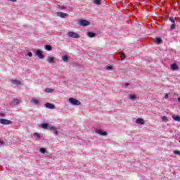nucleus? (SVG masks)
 <instances>
[{
	"label": "nucleus",
	"mask_w": 180,
	"mask_h": 180,
	"mask_svg": "<svg viewBox=\"0 0 180 180\" xmlns=\"http://www.w3.org/2000/svg\"><path fill=\"white\" fill-rule=\"evenodd\" d=\"M69 102L71 105H73V106H79V105H81L80 101L74 98H70Z\"/></svg>",
	"instance_id": "nucleus-1"
},
{
	"label": "nucleus",
	"mask_w": 180,
	"mask_h": 180,
	"mask_svg": "<svg viewBox=\"0 0 180 180\" xmlns=\"http://www.w3.org/2000/svg\"><path fill=\"white\" fill-rule=\"evenodd\" d=\"M68 35L69 37H72V39H79V34H78L77 32H68Z\"/></svg>",
	"instance_id": "nucleus-2"
},
{
	"label": "nucleus",
	"mask_w": 180,
	"mask_h": 180,
	"mask_svg": "<svg viewBox=\"0 0 180 180\" xmlns=\"http://www.w3.org/2000/svg\"><path fill=\"white\" fill-rule=\"evenodd\" d=\"M49 130H51V131H53L55 134H56V136H58V131L57 130V127L51 125V124H49Z\"/></svg>",
	"instance_id": "nucleus-3"
},
{
	"label": "nucleus",
	"mask_w": 180,
	"mask_h": 180,
	"mask_svg": "<svg viewBox=\"0 0 180 180\" xmlns=\"http://www.w3.org/2000/svg\"><path fill=\"white\" fill-rule=\"evenodd\" d=\"M1 124H12V121L1 118L0 119Z\"/></svg>",
	"instance_id": "nucleus-4"
},
{
	"label": "nucleus",
	"mask_w": 180,
	"mask_h": 180,
	"mask_svg": "<svg viewBox=\"0 0 180 180\" xmlns=\"http://www.w3.org/2000/svg\"><path fill=\"white\" fill-rule=\"evenodd\" d=\"M79 24L80 25V26H89V21L86 20H80L79 21Z\"/></svg>",
	"instance_id": "nucleus-5"
},
{
	"label": "nucleus",
	"mask_w": 180,
	"mask_h": 180,
	"mask_svg": "<svg viewBox=\"0 0 180 180\" xmlns=\"http://www.w3.org/2000/svg\"><path fill=\"white\" fill-rule=\"evenodd\" d=\"M37 57L40 59L44 58V56L43 55V52L41 50H37L36 52Z\"/></svg>",
	"instance_id": "nucleus-6"
},
{
	"label": "nucleus",
	"mask_w": 180,
	"mask_h": 180,
	"mask_svg": "<svg viewBox=\"0 0 180 180\" xmlns=\"http://www.w3.org/2000/svg\"><path fill=\"white\" fill-rule=\"evenodd\" d=\"M56 15L57 16H59V18H63L68 17V15L65 13L57 12Z\"/></svg>",
	"instance_id": "nucleus-7"
},
{
	"label": "nucleus",
	"mask_w": 180,
	"mask_h": 180,
	"mask_svg": "<svg viewBox=\"0 0 180 180\" xmlns=\"http://www.w3.org/2000/svg\"><path fill=\"white\" fill-rule=\"evenodd\" d=\"M46 61H48L49 64H53V63H56V58H51V56H49L46 59Z\"/></svg>",
	"instance_id": "nucleus-8"
},
{
	"label": "nucleus",
	"mask_w": 180,
	"mask_h": 180,
	"mask_svg": "<svg viewBox=\"0 0 180 180\" xmlns=\"http://www.w3.org/2000/svg\"><path fill=\"white\" fill-rule=\"evenodd\" d=\"M45 107L47 108V109H54L55 108L54 104L50 103H45Z\"/></svg>",
	"instance_id": "nucleus-9"
},
{
	"label": "nucleus",
	"mask_w": 180,
	"mask_h": 180,
	"mask_svg": "<svg viewBox=\"0 0 180 180\" xmlns=\"http://www.w3.org/2000/svg\"><path fill=\"white\" fill-rule=\"evenodd\" d=\"M96 133L100 134V136H106V134H108V133L103 132L101 129H96Z\"/></svg>",
	"instance_id": "nucleus-10"
},
{
	"label": "nucleus",
	"mask_w": 180,
	"mask_h": 180,
	"mask_svg": "<svg viewBox=\"0 0 180 180\" xmlns=\"http://www.w3.org/2000/svg\"><path fill=\"white\" fill-rule=\"evenodd\" d=\"M11 84H13L14 85H22V82H20V81L19 80H16V79H11Z\"/></svg>",
	"instance_id": "nucleus-11"
},
{
	"label": "nucleus",
	"mask_w": 180,
	"mask_h": 180,
	"mask_svg": "<svg viewBox=\"0 0 180 180\" xmlns=\"http://www.w3.org/2000/svg\"><path fill=\"white\" fill-rule=\"evenodd\" d=\"M155 43H156L157 44H161L162 43V39L160 38V37H156L154 39Z\"/></svg>",
	"instance_id": "nucleus-12"
},
{
	"label": "nucleus",
	"mask_w": 180,
	"mask_h": 180,
	"mask_svg": "<svg viewBox=\"0 0 180 180\" xmlns=\"http://www.w3.org/2000/svg\"><path fill=\"white\" fill-rule=\"evenodd\" d=\"M20 102H22V101H20L18 98H14L12 102V105H19V103H20Z\"/></svg>",
	"instance_id": "nucleus-13"
},
{
	"label": "nucleus",
	"mask_w": 180,
	"mask_h": 180,
	"mask_svg": "<svg viewBox=\"0 0 180 180\" xmlns=\"http://www.w3.org/2000/svg\"><path fill=\"white\" fill-rule=\"evenodd\" d=\"M171 68L173 71H175L176 70H179V67L177 66L176 64L174 63L171 65Z\"/></svg>",
	"instance_id": "nucleus-14"
},
{
	"label": "nucleus",
	"mask_w": 180,
	"mask_h": 180,
	"mask_svg": "<svg viewBox=\"0 0 180 180\" xmlns=\"http://www.w3.org/2000/svg\"><path fill=\"white\" fill-rule=\"evenodd\" d=\"M49 127H50V125H49V124L47 123H43V124H41V127L42 129H49Z\"/></svg>",
	"instance_id": "nucleus-15"
},
{
	"label": "nucleus",
	"mask_w": 180,
	"mask_h": 180,
	"mask_svg": "<svg viewBox=\"0 0 180 180\" xmlns=\"http://www.w3.org/2000/svg\"><path fill=\"white\" fill-rule=\"evenodd\" d=\"M136 123H139V124H144V120H143L141 118H138L136 120Z\"/></svg>",
	"instance_id": "nucleus-16"
},
{
	"label": "nucleus",
	"mask_w": 180,
	"mask_h": 180,
	"mask_svg": "<svg viewBox=\"0 0 180 180\" xmlns=\"http://www.w3.org/2000/svg\"><path fill=\"white\" fill-rule=\"evenodd\" d=\"M87 36L89 37H95V36H96V34L91 32H87Z\"/></svg>",
	"instance_id": "nucleus-17"
},
{
	"label": "nucleus",
	"mask_w": 180,
	"mask_h": 180,
	"mask_svg": "<svg viewBox=\"0 0 180 180\" xmlns=\"http://www.w3.org/2000/svg\"><path fill=\"white\" fill-rule=\"evenodd\" d=\"M44 49L48 51H51V50L53 49V48L50 45H45Z\"/></svg>",
	"instance_id": "nucleus-18"
},
{
	"label": "nucleus",
	"mask_w": 180,
	"mask_h": 180,
	"mask_svg": "<svg viewBox=\"0 0 180 180\" xmlns=\"http://www.w3.org/2000/svg\"><path fill=\"white\" fill-rule=\"evenodd\" d=\"M128 98H129V99H131V101H134V99H136V95L129 94Z\"/></svg>",
	"instance_id": "nucleus-19"
},
{
	"label": "nucleus",
	"mask_w": 180,
	"mask_h": 180,
	"mask_svg": "<svg viewBox=\"0 0 180 180\" xmlns=\"http://www.w3.org/2000/svg\"><path fill=\"white\" fill-rule=\"evenodd\" d=\"M120 56L121 57V60L123 61V60H124V58H126V55H124V53L121 52L120 53Z\"/></svg>",
	"instance_id": "nucleus-20"
},
{
	"label": "nucleus",
	"mask_w": 180,
	"mask_h": 180,
	"mask_svg": "<svg viewBox=\"0 0 180 180\" xmlns=\"http://www.w3.org/2000/svg\"><path fill=\"white\" fill-rule=\"evenodd\" d=\"M173 120L175 121V122H180V117L179 116H173Z\"/></svg>",
	"instance_id": "nucleus-21"
},
{
	"label": "nucleus",
	"mask_w": 180,
	"mask_h": 180,
	"mask_svg": "<svg viewBox=\"0 0 180 180\" xmlns=\"http://www.w3.org/2000/svg\"><path fill=\"white\" fill-rule=\"evenodd\" d=\"M39 151H40V153H41V154H46L47 150H46V148H41L39 149Z\"/></svg>",
	"instance_id": "nucleus-22"
},
{
	"label": "nucleus",
	"mask_w": 180,
	"mask_h": 180,
	"mask_svg": "<svg viewBox=\"0 0 180 180\" xmlns=\"http://www.w3.org/2000/svg\"><path fill=\"white\" fill-rule=\"evenodd\" d=\"M94 2L96 5H101L102 4L101 0H94Z\"/></svg>",
	"instance_id": "nucleus-23"
},
{
	"label": "nucleus",
	"mask_w": 180,
	"mask_h": 180,
	"mask_svg": "<svg viewBox=\"0 0 180 180\" xmlns=\"http://www.w3.org/2000/svg\"><path fill=\"white\" fill-rule=\"evenodd\" d=\"M53 91H54V89H53L46 88L45 89V92H53Z\"/></svg>",
	"instance_id": "nucleus-24"
},
{
	"label": "nucleus",
	"mask_w": 180,
	"mask_h": 180,
	"mask_svg": "<svg viewBox=\"0 0 180 180\" xmlns=\"http://www.w3.org/2000/svg\"><path fill=\"white\" fill-rule=\"evenodd\" d=\"M32 102H33V103H34V105H39V100H37V99H32Z\"/></svg>",
	"instance_id": "nucleus-25"
},
{
	"label": "nucleus",
	"mask_w": 180,
	"mask_h": 180,
	"mask_svg": "<svg viewBox=\"0 0 180 180\" xmlns=\"http://www.w3.org/2000/svg\"><path fill=\"white\" fill-rule=\"evenodd\" d=\"M58 6V9H61V10L67 9V7H65L64 6Z\"/></svg>",
	"instance_id": "nucleus-26"
},
{
	"label": "nucleus",
	"mask_w": 180,
	"mask_h": 180,
	"mask_svg": "<svg viewBox=\"0 0 180 180\" xmlns=\"http://www.w3.org/2000/svg\"><path fill=\"white\" fill-rule=\"evenodd\" d=\"M63 61H68V56H63Z\"/></svg>",
	"instance_id": "nucleus-27"
},
{
	"label": "nucleus",
	"mask_w": 180,
	"mask_h": 180,
	"mask_svg": "<svg viewBox=\"0 0 180 180\" xmlns=\"http://www.w3.org/2000/svg\"><path fill=\"white\" fill-rule=\"evenodd\" d=\"M34 137H37L38 139H40V134L35 132L34 134Z\"/></svg>",
	"instance_id": "nucleus-28"
},
{
	"label": "nucleus",
	"mask_w": 180,
	"mask_h": 180,
	"mask_svg": "<svg viewBox=\"0 0 180 180\" xmlns=\"http://www.w3.org/2000/svg\"><path fill=\"white\" fill-rule=\"evenodd\" d=\"M169 19L170 22H172V23H175V19L174 18V17H170Z\"/></svg>",
	"instance_id": "nucleus-29"
},
{
	"label": "nucleus",
	"mask_w": 180,
	"mask_h": 180,
	"mask_svg": "<svg viewBox=\"0 0 180 180\" xmlns=\"http://www.w3.org/2000/svg\"><path fill=\"white\" fill-rule=\"evenodd\" d=\"M175 27H176V25L175 24H172L171 26V30H174Z\"/></svg>",
	"instance_id": "nucleus-30"
},
{
	"label": "nucleus",
	"mask_w": 180,
	"mask_h": 180,
	"mask_svg": "<svg viewBox=\"0 0 180 180\" xmlns=\"http://www.w3.org/2000/svg\"><path fill=\"white\" fill-rule=\"evenodd\" d=\"M106 70L110 71V70H113V68H112V66H106Z\"/></svg>",
	"instance_id": "nucleus-31"
},
{
	"label": "nucleus",
	"mask_w": 180,
	"mask_h": 180,
	"mask_svg": "<svg viewBox=\"0 0 180 180\" xmlns=\"http://www.w3.org/2000/svg\"><path fill=\"white\" fill-rule=\"evenodd\" d=\"M174 154H178V155H180V151L179 150H174Z\"/></svg>",
	"instance_id": "nucleus-32"
},
{
	"label": "nucleus",
	"mask_w": 180,
	"mask_h": 180,
	"mask_svg": "<svg viewBox=\"0 0 180 180\" xmlns=\"http://www.w3.org/2000/svg\"><path fill=\"white\" fill-rule=\"evenodd\" d=\"M27 56H29V57H32L33 56V53H32V52H29L27 53Z\"/></svg>",
	"instance_id": "nucleus-33"
},
{
	"label": "nucleus",
	"mask_w": 180,
	"mask_h": 180,
	"mask_svg": "<svg viewBox=\"0 0 180 180\" xmlns=\"http://www.w3.org/2000/svg\"><path fill=\"white\" fill-rule=\"evenodd\" d=\"M162 120L163 122H165V120H167V117L163 116V117H162Z\"/></svg>",
	"instance_id": "nucleus-34"
},
{
	"label": "nucleus",
	"mask_w": 180,
	"mask_h": 180,
	"mask_svg": "<svg viewBox=\"0 0 180 180\" xmlns=\"http://www.w3.org/2000/svg\"><path fill=\"white\" fill-rule=\"evenodd\" d=\"M168 96H169L168 94H165V99L168 98Z\"/></svg>",
	"instance_id": "nucleus-35"
},
{
	"label": "nucleus",
	"mask_w": 180,
	"mask_h": 180,
	"mask_svg": "<svg viewBox=\"0 0 180 180\" xmlns=\"http://www.w3.org/2000/svg\"><path fill=\"white\" fill-rule=\"evenodd\" d=\"M11 1V2H18V0H8Z\"/></svg>",
	"instance_id": "nucleus-36"
},
{
	"label": "nucleus",
	"mask_w": 180,
	"mask_h": 180,
	"mask_svg": "<svg viewBox=\"0 0 180 180\" xmlns=\"http://www.w3.org/2000/svg\"><path fill=\"white\" fill-rule=\"evenodd\" d=\"M129 85H130V84L129 83L125 84V86H129Z\"/></svg>",
	"instance_id": "nucleus-37"
},
{
	"label": "nucleus",
	"mask_w": 180,
	"mask_h": 180,
	"mask_svg": "<svg viewBox=\"0 0 180 180\" xmlns=\"http://www.w3.org/2000/svg\"><path fill=\"white\" fill-rule=\"evenodd\" d=\"M177 101H179V102H180V97L177 98Z\"/></svg>",
	"instance_id": "nucleus-38"
},
{
	"label": "nucleus",
	"mask_w": 180,
	"mask_h": 180,
	"mask_svg": "<svg viewBox=\"0 0 180 180\" xmlns=\"http://www.w3.org/2000/svg\"><path fill=\"white\" fill-rule=\"evenodd\" d=\"M179 143H180V140L179 141Z\"/></svg>",
	"instance_id": "nucleus-39"
}]
</instances>
